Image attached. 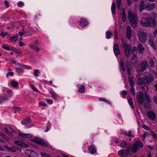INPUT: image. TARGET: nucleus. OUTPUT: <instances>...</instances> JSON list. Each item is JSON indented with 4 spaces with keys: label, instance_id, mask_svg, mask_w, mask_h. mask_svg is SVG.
I'll use <instances>...</instances> for the list:
<instances>
[{
    "label": "nucleus",
    "instance_id": "nucleus-44",
    "mask_svg": "<svg viewBox=\"0 0 157 157\" xmlns=\"http://www.w3.org/2000/svg\"><path fill=\"white\" fill-rule=\"evenodd\" d=\"M32 152V151L31 150L29 149L26 150L25 151V154L28 156H30L31 153Z\"/></svg>",
    "mask_w": 157,
    "mask_h": 157
},
{
    "label": "nucleus",
    "instance_id": "nucleus-25",
    "mask_svg": "<svg viewBox=\"0 0 157 157\" xmlns=\"http://www.w3.org/2000/svg\"><path fill=\"white\" fill-rule=\"evenodd\" d=\"M129 81L130 85L131 87H134V81L133 78L132 77L129 78Z\"/></svg>",
    "mask_w": 157,
    "mask_h": 157
},
{
    "label": "nucleus",
    "instance_id": "nucleus-52",
    "mask_svg": "<svg viewBox=\"0 0 157 157\" xmlns=\"http://www.w3.org/2000/svg\"><path fill=\"white\" fill-rule=\"evenodd\" d=\"M4 131L7 134L9 135H10L11 134V133L10 132H9V130L6 128H4Z\"/></svg>",
    "mask_w": 157,
    "mask_h": 157
},
{
    "label": "nucleus",
    "instance_id": "nucleus-27",
    "mask_svg": "<svg viewBox=\"0 0 157 157\" xmlns=\"http://www.w3.org/2000/svg\"><path fill=\"white\" fill-rule=\"evenodd\" d=\"M145 98L147 103H150L151 102V99L149 97V95L147 93L145 94Z\"/></svg>",
    "mask_w": 157,
    "mask_h": 157
},
{
    "label": "nucleus",
    "instance_id": "nucleus-17",
    "mask_svg": "<svg viewBox=\"0 0 157 157\" xmlns=\"http://www.w3.org/2000/svg\"><path fill=\"white\" fill-rule=\"evenodd\" d=\"M126 34L127 38L130 39L131 37V30L129 26H128L126 29Z\"/></svg>",
    "mask_w": 157,
    "mask_h": 157
},
{
    "label": "nucleus",
    "instance_id": "nucleus-4",
    "mask_svg": "<svg viewBox=\"0 0 157 157\" xmlns=\"http://www.w3.org/2000/svg\"><path fill=\"white\" fill-rule=\"evenodd\" d=\"M144 144L141 141H136L132 145L133 151L134 153H136L139 150V148H142Z\"/></svg>",
    "mask_w": 157,
    "mask_h": 157
},
{
    "label": "nucleus",
    "instance_id": "nucleus-21",
    "mask_svg": "<svg viewBox=\"0 0 157 157\" xmlns=\"http://www.w3.org/2000/svg\"><path fill=\"white\" fill-rule=\"evenodd\" d=\"M31 122V120L29 117H27L21 121V123L23 125H25Z\"/></svg>",
    "mask_w": 157,
    "mask_h": 157
},
{
    "label": "nucleus",
    "instance_id": "nucleus-31",
    "mask_svg": "<svg viewBox=\"0 0 157 157\" xmlns=\"http://www.w3.org/2000/svg\"><path fill=\"white\" fill-rule=\"evenodd\" d=\"M141 88L142 90H143L145 92L147 93V92L148 90V86L145 85L141 86Z\"/></svg>",
    "mask_w": 157,
    "mask_h": 157
},
{
    "label": "nucleus",
    "instance_id": "nucleus-43",
    "mask_svg": "<svg viewBox=\"0 0 157 157\" xmlns=\"http://www.w3.org/2000/svg\"><path fill=\"white\" fill-rule=\"evenodd\" d=\"M121 0H117V7L119 9L121 7L120 5L121 4Z\"/></svg>",
    "mask_w": 157,
    "mask_h": 157
},
{
    "label": "nucleus",
    "instance_id": "nucleus-22",
    "mask_svg": "<svg viewBox=\"0 0 157 157\" xmlns=\"http://www.w3.org/2000/svg\"><path fill=\"white\" fill-rule=\"evenodd\" d=\"M137 48L139 51L141 53H143L145 49V48L141 44H139L138 45Z\"/></svg>",
    "mask_w": 157,
    "mask_h": 157
},
{
    "label": "nucleus",
    "instance_id": "nucleus-62",
    "mask_svg": "<svg viewBox=\"0 0 157 157\" xmlns=\"http://www.w3.org/2000/svg\"><path fill=\"white\" fill-rule=\"evenodd\" d=\"M142 127L143 128L146 129L147 130H148L149 129V127L144 124L142 125Z\"/></svg>",
    "mask_w": 157,
    "mask_h": 157
},
{
    "label": "nucleus",
    "instance_id": "nucleus-18",
    "mask_svg": "<svg viewBox=\"0 0 157 157\" xmlns=\"http://www.w3.org/2000/svg\"><path fill=\"white\" fill-rule=\"evenodd\" d=\"M147 116L151 120H153L155 117V113L153 112H149L147 113Z\"/></svg>",
    "mask_w": 157,
    "mask_h": 157
},
{
    "label": "nucleus",
    "instance_id": "nucleus-13",
    "mask_svg": "<svg viewBox=\"0 0 157 157\" xmlns=\"http://www.w3.org/2000/svg\"><path fill=\"white\" fill-rule=\"evenodd\" d=\"M113 51L116 56H117L120 54V50L118 44L116 43L115 44L113 47Z\"/></svg>",
    "mask_w": 157,
    "mask_h": 157
},
{
    "label": "nucleus",
    "instance_id": "nucleus-5",
    "mask_svg": "<svg viewBox=\"0 0 157 157\" xmlns=\"http://www.w3.org/2000/svg\"><path fill=\"white\" fill-rule=\"evenodd\" d=\"M138 36L139 39L142 43H144L147 40V35L145 32L142 31L138 32Z\"/></svg>",
    "mask_w": 157,
    "mask_h": 157
},
{
    "label": "nucleus",
    "instance_id": "nucleus-46",
    "mask_svg": "<svg viewBox=\"0 0 157 157\" xmlns=\"http://www.w3.org/2000/svg\"><path fill=\"white\" fill-rule=\"evenodd\" d=\"M16 71L18 72L19 74H20L21 73L23 72L22 71V68H21L16 67Z\"/></svg>",
    "mask_w": 157,
    "mask_h": 157
},
{
    "label": "nucleus",
    "instance_id": "nucleus-50",
    "mask_svg": "<svg viewBox=\"0 0 157 157\" xmlns=\"http://www.w3.org/2000/svg\"><path fill=\"white\" fill-rule=\"evenodd\" d=\"M17 39V36H11L10 37V40L11 41H12V40L16 41V40Z\"/></svg>",
    "mask_w": 157,
    "mask_h": 157
},
{
    "label": "nucleus",
    "instance_id": "nucleus-58",
    "mask_svg": "<svg viewBox=\"0 0 157 157\" xmlns=\"http://www.w3.org/2000/svg\"><path fill=\"white\" fill-rule=\"evenodd\" d=\"M128 136L129 137H132L133 136V135L132 134L131 131H128Z\"/></svg>",
    "mask_w": 157,
    "mask_h": 157
},
{
    "label": "nucleus",
    "instance_id": "nucleus-35",
    "mask_svg": "<svg viewBox=\"0 0 157 157\" xmlns=\"http://www.w3.org/2000/svg\"><path fill=\"white\" fill-rule=\"evenodd\" d=\"M112 35V33L110 31H107L106 33V38L107 39H109L110 38Z\"/></svg>",
    "mask_w": 157,
    "mask_h": 157
},
{
    "label": "nucleus",
    "instance_id": "nucleus-34",
    "mask_svg": "<svg viewBox=\"0 0 157 157\" xmlns=\"http://www.w3.org/2000/svg\"><path fill=\"white\" fill-rule=\"evenodd\" d=\"M4 89H5L7 93L10 95V96H11L13 95V93L12 90L10 89H8L6 88H5Z\"/></svg>",
    "mask_w": 157,
    "mask_h": 157
},
{
    "label": "nucleus",
    "instance_id": "nucleus-15",
    "mask_svg": "<svg viewBox=\"0 0 157 157\" xmlns=\"http://www.w3.org/2000/svg\"><path fill=\"white\" fill-rule=\"evenodd\" d=\"M14 143L15 144L22 147H27L28 146V145L27 144L19 141H15Z\"/></svg>",
    "mask_w": 157,
    "mask_h": 157
},
{
    "label": "nucleus",
    "instance_id": "nucleus-16",
    "mask_svg": "<svg viewBox=\"0 0 157 157\" xmlns=\"http://www.w3.org/2000/svg\"><path fill=\"white\" fill-rule=\"evenodd\" d=\"M155 6V4L153 3H147L146 9H147L149 11L152 10L154 9Z\"/></svg>",
    "mask_w": 157,
    "mask_h": 157
},
{
    "label": "nucleus",
    "instance_id": "nucleus-55",
    "mask_svg": "<svg viewBox=\"0 0 157 157\" xmlns=\"http://www.w3.org/2000/svg\"><path fill=\"white\" fill-rule=\"evenodd\" d=\"M118 36V32L117 31H115L114 33V39H115L117 40L118 38L117 36Z\"/></svg>",
    "mask_w": 157,
    "mask_h": 157
},
{
    "label": "nucleus",
    "instance_id": "nucleus-10",
    "mask_svg": "<svg viewBox=\"0 0 157 157\" xmlns=\"http://www.w3.org/2000/svg\"><path fill=\"white\" fill-rule=\"evenodd\" d=\"M78 22L79 25L82 27L87 26L88 24L87 20L84 18H81Z\"/></svg>",
    "mask_w": 157,
    "mask_h": 157
},
{
    "label": "nucleus",
    "instance_id": "nucleus-28",
    "mask_svg": "<svg viewBox=\"0 0 157 157\" xmlns=\"http://www.w3.org/2000/svg\"><path fill=\"white\" fill-rule=\"evenodd\" d=\"M29 46L31 48H32L34 50L36 51L37 52H38L39 50V48L35 46L33 44H30Z\"/></svg>",
    "mask_w": 157,
    "mask_h": 157
},
{
    "label": "nucleus",
    "instance_id": "nucleus-33",
    "mask_svg": "<svg viewBox=\"0 0 157 157\" xmlns=\"http://www.w3.org/2000/svg\"><path fill=\"white\" fill-rule=\"evenodd\" d=\"M126 15L125 13V11L124 9H123L122 15V19L123 21H125L126 20Z\"/></svg>",
    "mask_w": 157,
    "mask_h": 157
},
{
    "label": "nucleus",
    "instance_id": "nucleus-29",
    "mask_svg": "<svg viewBox=\"0 0 157 157\" xmlns=\"http://www.w3.org/2000/svg\"><path fill=\"white\" fill-rule=\"evenodd\" d=\"M128 98V102L129 105L131 106L132 108L133 109L134 106L132 98L130 97H129V98Z\"/></svg>",
    "mask_w": 157,
    "mask_h": 157
},
{
    "label": "nucleus",
    "instance_id": "nucleus-60",
    "mask_svg": "<svg viewBox=\"0 0 157 157\" xmlns=\"http://www.w3.org/2000/svg\"><path fill=\"white\" fill-rule=\"evenodd\" d=\"M18 5L19 7H21L24 5V3L22 2H18Z\"/></svg>",
    "mask_w": 157,
    "mask_h": 157
},
{
    "label": "nucleus",
    "instance_id": "nucleus-49",
    "mask_svg": "<svg viewBox=\"0 0 157 157\" xmlns=\"http://www.w3.org/2000/svg\"><path fill=\"white\" fill-rule=\"evenodd\" d=\"M0 135L1 136L2 138H5L6 139H8V137L3 133L2 132H0Z\"/></svg>",
    "mask_w": 157,
    "mask_h": 157
},
{
    "label": "nucleus",
    "instance_id": "nucleus-12",
    "mask_svg": "<svg viewBox=\"0 0 157 157\" xmlns=\"http://www.w3.org/2000/svg\"><path fill=\"white\" fill-rule=\"evenodd\" d=\"M148 66V64L146 61H144L142 63L140 67V71L141 72H143L145 71Z\"/></svg>",
    "mask_w": 157,
    "mask_h": 157
},
{
    "label": "nucleus",
    "instance_id": "nucleus-59",
    "mask_svg": "<svg viewBox=\"0 0 157 157\" xmlns=\"http://www.w3.org/2000/svg\"><path fill=\"white\" fill-rule=\"evenodd\" d=\"M131 68L130 67H127V72H128V75H130V73H131Z\"/></svg>",
    "mask_w": 157,
    "mask_h": 157
},
{
    "label": "nucleus",
    "instance_id": "nucleus-45",
    "mask_svg": "<svg viewBox=\"0 0 157 157\" xmlns=\"http://www.w3.org/2000/svg\"><path fill=\"white\" fill-rule=\"evenodd\" d=\"M99 100L100 101H103L108 104H110V102H109V101L105 98H99Z\"/></svg>",
    "mask_w": 157,
    "mask_h": 157
},
{
    "label": "nucleus",
    "instance_id": "nucleus-24",
    "mask_svg": "<svg viewBox=\"0 0 157 157\" xmlns=\"http://www.w3.org/2000/svg\"><path fill=\"white\" fill-rule=\"evenodd\" d=\"M89 150L91 154H94L96 151V149L93 146H91L89 147Z\"/></svg>",
    "mask_w": 157,
    "mask_h": 157
},
{
    "label": "nucleus",
    "instance_id": "nucleus-38",
    "mask_svg": "<svg viewBox=\"0 0 157 157\" xmlns=\"http://www.w3.org/2000/svg\"><path fill=\"white\" fill-rule=\"evenodd\" d=\"M78 92L80 93H83L85 92V88L83 86L81 85L79 87L78 89Z\"/></svg>",
    "mask_w": 157,
    "mask_h": 157
},
{
    "label": "nucleus",
    "instance_id": "nucleus-39",
    "mask_svg": "<svg viewBox=\"0 0 157 157\" xmlns=\"http://www.w3.org/2000/svg\"><path fill=\"white\" fill-rule=\"evenodd\" d=\"M0 98L2 102L3 101L7 100L8 99V96L6 95L1 96L0 97Z\"/></svg>",
    "mask_w": 157,
    "mask_h": 157
},
{
    "label": "nucleus",
    "instance_id": "nucleus-3",
    "mask_svg": "<svg viewBox=\"0 0 157 157\" xmlns=\"http://www.w3.org/2000/svg\"><path fill=\"white\" fill-rule=\"evenodd\" d=\"M122 45L124 48L125 53L126 56L128 58L129 57V56L132 53L131 47L130 45H128L125 42L123 41L122 42Z\"/></svg>",
    "mask_w": 157,
    "mask_h": 157
},
{
    "label": "nucleus",
    "instance_id": "nucleus-41",
    "mask_svg": "<svg viewBox=\"0 0 157 157\" xmlns=\"http://www.w3.org/2000/svg\"><path fill=\"white\" fill-rule=\"evenodd\" d=\"M13 110H14V113H15L19 111L20 110L21 108L20 107H18L16 106H14L13 107Z\"/></svg>",
    "mask_w": 157,
    "mask_h": 157
},
{
    "label": "nucleus",
    "instance_id": "nucleus-26",
    "mask_svg": "<svg viewBox=\"0 0 157 157\" xmlns=\"http://www.w3.org/2000/svg\"><path fill=\"white\" fill-rule=\"evenodd\" d=\"M148 41L149 44L155 50L156 47L153 41L151 40H149Z\"/></svg>",
    "mask_w": 157,
    "mask_h": 157
},
{
    "label": "nucleus",
    "instance_id": "nucleus-30",
    "mask_svg": "<svg viewBox=\"0 0 157 157\" xmlns=\"http://www.w3.org/2000/svg\"><path fill=\"white\" fill-rule=\"evenodd\" d=\"M23 32H19V34L20 36H22L25 33H28L29 31H28L26 30V29L24 28L23 27Z\"/></svg>",
    "mask_w": 157,
    "mask_h": 157
},
{
    "label": "nucleus",
    "instance_id": "nucleus-57",
    "mask_svg": "<svg viewBox=\"0 0 157 157\" xmlns=\"http://www.w3.org/2000/svg\"><path fill=\"white\" fill-rule=\"evenodd\" d=\"M38 72H39V70H37V69H36L34 71V76L35 77H38V75L37 74V73Z\"/></svg>",
    "mask_w": 157,
    "mask_h": 157
},
{
    "label": "nucleus",
    "instance_id": "nucleus-6",
    "mask_svg": "<svg viewBox=\"0 0 157 157\" xmlns=\"http://www.w3.org/2000/svg\"><path fill=\"white\" fill-rule=\"evenodd\" d=\"M136 98L139 104L141 105L145 100V94H144L143 91L139 92L136 96Z\"/></svg>",
    "mask_w": 157,
    "mask_h": 157
},
{
    "label": "nucleus",
    "instance_id": "nucleus-14",
    "mask_svg": "<svg viewBox=\"0 0 157 157\" xmlns=\"http://www.w3.org/2000/svg\"><path fill=\"white\" fill-rule=\"evenodd\" d=\"M2 47L4 49L7 50H11L14 51L15 49L13 47L10 46L9 47L8 45L3 44L2 45Z\"/></svg>",
    "mask_w": 157,
    "mask_h": 157
},
{
    "label": "nucleus",
    "instance_id": "nucleus-47",
    "mask_svg": "<svg viewBox=\"0 0 157 157\" xmlns=\"http://www.w3.org/2000/svg\"><path fill=\"white\" fill-rule=\"evenodd\" d=\"M130 91L133 95H135L136 94L135 90L134 87H131Z\"/></svg>",
    "mask_w": 157,
    "mask_h": 157
},
{
    "label": "nucleus",
    "instance_id": "nucleus-9",
    "mask_svg": "<svg viewBox=\"0 0 157 157\" xmlns=\"http://www.w3.org/2000/svg\"><path fill=\"white\" fill-rule=\"evenodd\" d=\"M33 141L36 143L41 145L47 147V145L44 140L40 138H35Z\"/></svg>",
    "mask_w": 157,
    "mask_h": 157
},
{
    "label": "nucleus",
    "instance_id": "nucleus-42",
    "mask_svg": "<svg viewBox=\"0 0 157 157\" xmlns=\"http://www.w3.org/2000/svg\"><path fill=\"white\" fill-rule=\"evenodd\" d=\"M127 145V143L126 142L123 141V142L121 144L120 146L122 148H124L126 147Z\"/></svg>",
    "mask_w": 157,
    "mask_h": 157
},
{
    "label": "nucleus",
    "instance_id": "nucleus-37",
    "mask_svg": "<svg viewBox=\"0 0 157 157\" xmlns=\"http://www.w3.org/2000/svg\"><path fill=\"white\" fill-rule=\"evenodd\" d=\"M152 21V24L154 27L157 26V17L154 18Z\"/></svg>",
    "mask_w": 157,
    "mask_h": 157
},
{
    "label": "nucleus",
    "instance_id": "nucleus-11",
    "mask_svg": "<svg viewBox=\"0 0 157 157\" xmlns=\"http://www.w3.org/2000/svg\"><path fill=\"white\" fill-rule=\"evenodd\" d=\"M147 3H145L144 1H141L139 8V10L140 12H141L143 10L146 8Z\"/></svg>",
    "mask_w": 157,
    "mask_h": 157
},
{
    "label": "nucleus",
    "instance_id": "nucleus-54",
    "mask_svg": "<svg viewBox=\"0 0 157 157\" xmlns=\"http://www.w3.org/2000/svg\"><path fill=\"white\" fill-rule=\"evenodd\" d=\"M13 73L12 72H10L8 73L6 75V76L7 77H8V76L10 75L11 76H13Z\"/></svg>",
    "mask_w": 157,
    "mask_h": 157
},
{
    "label": "nucleus",
    "instance_id": "nucleus-2",
    "mask_svg": "<svg viewBox=\"0 0 157 157\" xmlns=\"http://www.w3.org/2000/svg\"><path fill=\"white\" fill-rule=\"evenodd\" d=\"M128 15L129 21L133 28L136 26L137 24V17L136 14L131 11H128Z\"/></svg>",
    "mask_w": 157,
    "mask_h": 157
},
{
    "label": "nucleus",
    "instance_id": "nucleus-20",
    "mask_svg": "<svg viewBox=\"0 0 157 157\" xmlns=\"http://www.w3.org/2000/svg\"><path fill=\"white\" fill-rule=\"evenodd\" d=\"M18 135L24 138H30L31 137L32 135L30 134L23 133L20 132H18Z\"/></svg>",
    "mask_w": 157,
    "mask_h": 157
},
{
    "label": "nucleus",
    "instance_id": "nucleus-53",
    "mask_svg": "<svg viewBox=\"0 0 157 157\" xmlns=\"http://www.w3.org/2000/svg\"><path fill=\"white\" fill-rule=\"evenodd\" d=\"M11 63L14 64H15L16 65H20V64L18 63L15 60H13L11 61Z\"/></svg>",
    "mask_w": 157,
    "mask_h": 157
},
{
    "label": "nucleus",
    "instance_id": "nucleus-61",
    "mask_svg": "<svg viewBox=\"0 0 157 157\" xmlns=\"http://www.w3.org/2000/svg\"><path fill=\"white\" fill-rule=\"evenodd\" d=\"M41 157H49V156L45 153L41 154Z\"/></svg>",
    "mask_w": 157,
    "mask_h": 157
},
{
    "label": "nucleus",
    "instance_id": "nucleus-32",
    "mask_svg": "<svg viewBox=\"0 0 157 157\" xmlns=\"http://www.w3.org/2000/svg\"><path fill=\"white\" fill-rule=\"evenodd\" d=\"M116 4L114 2H113L112 4V6H111V10L112 11V13H114L116 11Z\"/></svg>",
    "mask_w": 157,
    "mask_h": 157
},
{
    "label": "nucleus",
    "instance_id": "nucleus-64",
    "mask_svg": "<svg viewBox=\"0 0 157 157\" xmlns=\"http://www.w3.org/2000/svg\"><path fill=\"white\" fill-rule=\"evenodd\" d=\"M155 102L157 104V96H155L153 98Z\"/></svg>",
    "mask_w": 157,
    "mask_h": 157
},
{
    "label": "nucleus",
    "instance_id": "nucleus-23",
    "mask_svg": "<svg viewBox=\"0 0 157 157\" xmlns=\"http://www.w3.org/2000/svg\"><path fill=\"white\" fill-rule=\"evenodd\" d=\"M11 86L13 87L17 88L19 83L18 82L15 81H12L10 82Z\"/></svg>",
    "mask_w": 157,
    "mask_h": 157
},
{
    "label": "nucleus",
    "instance_id": "nucleus-40",
    "mask_svg": "<svg viewBox=\"0 0 157 157\" xmlns=\"http://www.w3.org/2000/svg\"><path fill=\"white\" fill-rule=\"evenodd\" d=\"M52 97L54 99H56L57 94L52 90L50 92Z\"/></svg>",
    "mask_w": 157,
    "mask_h": 157
},
{
    "label": "nucleus",
    "instance_id": "nucleus-63",
    "mask_svg": "<svg viewBox=\"0 0 157 157\" xmlns=\"http://www.w3.org/2000/svg\"><path fill=\"white\" fill-rule=\"evenodd\" d=\"M47 102L49 104H52L53 103V101L52 100L48 99H46Z\"/></svg>",
    "mask_w": 157,
    "mask_h": 157
},
{
    "label": "nucleus",
    "instance_id": "nucleus-7",
    "mask_svg": "<svg viewBox=\"0 0 157 157\" xmlns=\"http://www.w3.org/2000/svg\"><path fill=\"white\" fill-rule=\"evenodd\" d=\"M140 24L143 27H148L150 25L151 21L147 18H142L140 21Z\"/></svg>",
    "mask_w": 157,
    "mask_h": 157
},
{
    "label": "nucleus",
    "instance_id": "nucleus-48",
    "mask_svg": "<svg viewBox=\"0 0 157 157\" xmlns=\"http://www.w3.org/2000/svg\"><path fill=\"white\" fill-rule=\"evenodd\" d=\"M149 63L151 67H153L154 65V62L153 60L152 59H150L149 61Z\"/></svg>",
    "mask_w": 157,
    "mask_h": 157
},
{
    "label": "nucleus",
    "instance_id": "nucleus-36",
    "mask_svg": "<svg viewBox=\"0 0 157 157\" xmlns=\"http://www.w3.org/2000/svg\"><path fill=\"white\" fill-rule=\"evenodd\" d=\"M121 70V69L122 70L124 71H125V69L124 68V63L123 61L122 60H121V65L120 67Z\"/></svg>",
    "mask_w": 157,
    "mask_h": 157
},
{
    "label": "nucleus",
    "instance_id": "nucleus-19",
    "mask_svg": "<svg viewBox=\"0 0 157 157\" xmlns=\"http://www.w3.org/2000/svg\"><path fill=\"white\" fill-rule=\"evenodd\" d=\"M138 84H147V83L144 78H140L138 79L137 82Z\"/></svg>",
    "mask_w": 157,
    "mask_h": 157
},
{
    "label": "nucleus",
    "instance_id": "nucleus-56",
    "mask_svg": "<svg viewBox=\"0 0 157 157\" xmlns=\"http://www.w3.org/2000/svg\"><path fill=\"white\" fill-rule=\"evenodd\" d=\"M7 34V33H4V32H1L0 34V35L2 36L3 37H4Z\"/></svg>",
    "mask_w": 157,
    "mask_h": 157
},
{
    "label": "nucleus",
    "instance_id": "nucleus-51",
    "mask_svg": "<svg viewBox=\"0 0 157 157\" xmlns=\"http://www.w3.org/2000/svg\"><path fill=\"white\" fill-rule=\"evenodd\" d=\"M30 86H31V88H32V89L33 90L34 92H37L38 91V90L36 87H34L32 85H30Z\"/></svg>",
    "mask_w": 157,
    "mask_h": 157
},
{
    "label": "nucleus",
    "instance_id": "nucleus-8",
    "mask_svg": "<svg viewBox=\"0 0 157 157\" xmlns=\"http://www.w3.org/2000/svg\"><path fill=\"white\" fill-rule=\"evenodd\" d=\"M144 78L147 83H150L154 80V78L153 75L148 73L147 72L144 73Z\"/></svg>",
    "mask_w": 157,
    "mask_h": 157
},
{
    "label": "nucleus",
    "instance_id": "nucleus-1",
    "mask_svg": "<svg viewBox=\"0 0 157 157\" xmlns=\"http://www.w3.org/2000/svg\"><path fill=\"white\" fill-rule=\"evenodd\" d=\"M133 152V148L131 149V146L130 145L127 147L125 150L122 149L118 151V154L122 157H127L132 155Z\"/></svg>",
    "mask_w": 157,
    "mask_h": 157
}]
</instances>
